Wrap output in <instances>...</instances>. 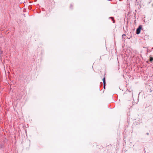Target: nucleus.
Instances as JSON below:
<instances>
[{"mask_svg":"<svg viewBox=\"0 0 153 153\" xmlns=\"http://www.w3.org/2000/svg\"><path fill=\"white\" fill-rule=\"evenodd\" d=\"M111 18L112 19L113 21V22L114 23L115 22V20L114 19L113 17H111Z\"/></svg>","mask_w":153,"mask_h":153,"instance_id":"obj_4","label":"nucleus"},{"mask_svg":"<svg viewBox=\"0 0 153 153\" xmlns=\"http://www.w3.org/2000/svg\"><path fill=\"white\" fill-rule=\"evenodd\" d=\"M142 26L141 25H140L137 29L136 30V33L137 34H139L140 33L141 30L142 29Z\"/></svg>","mask_w":153,"mask_h":153,"instance_id":"obj_1","label":"nucleus"},{"mask_svg":"<svg viewBox=\"0 0 153 153\" xmlns=\"http://www.w3.org/2000/svg\"><path fill=\"white\" fill-rule=\"evenodd\" d=\"M126 36V35L125 34H124L123 35H122V36L123 37V36Z\"/></svg>","mask_w":153,"mask_h":153,"instance_id":"obj_6","label":"nucleus"},{"mask_svg":"<svg viewBox=\"0 0 153 153\" xmlns=\"http://www.w3.org/2000/svg\"><path fill=\"white\" fill-rule=\"evenodd\" d=\"M146 134H147V135H149V133H147Z\"/></svg>","mask_w":153,"mask_h":153,"instance_id":"obj_7","label":"nucleus"},{"mask_svg":"<svg viewBox=\"0 0 153 153\" xmlns=\"http://www.w3.org/2000/svg\"><path fill=\"white\" fill-rule=\"evenodd\" d=\"M103 82H105V78L104 77L103 79Z\"/></svg>","mask_w":153,"mask_h":153,"instance_id":"obj_5","label":"nucleus"},{"mask_svg":"<svg viewBox=\"0 0 153 153\" xmlns=\"http://www.w3.org/2000/svg\"><path fill=\"white\" fill-rule=\"evenodd\" d=\"M150 61H153V57H150Z\"/></svg>","mask_w":153,"mask_h":153,"instance_id":"obj_2","label":"nucleus"},{"mask_svg":"<svg viewBox=\"0 0 153 153\" xmlns=\"http://www.w3.org/2000/svg\"><path fill=\"white\" fill-rule=\"evenodd\" d=\"M103 82L104 84V88H105V82Z\"/></svg>","mask_w":153,"mask_h":153,"instance_id":"obj_3","label":"nucleus"}]
</instances>
